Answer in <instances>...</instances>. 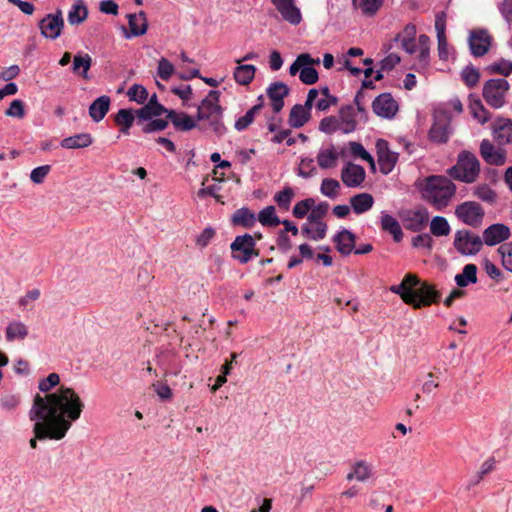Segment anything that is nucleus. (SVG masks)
<instances>
[{
	"label": "nucleus",
	"instance_id": "nucleus-1",
	"mask_svg": "<svg viewBox=\"0 0 512 512\" xmlns=\"http://www.w3.org/2000/svg\"><path fill=\"white\" fill-rule=\"evenodd\" d=\"M85 405L80 396L70 387L61 386L56 392L44 397L37 394L29 411V418L35 421L34 438L30 447H37V439L61 440L78 420Z\"/></svg>",
	"mask_w": 512,
	"mask_h": 512
},
{
	"label": "nucleus",
	"instance_id": "nucleus-2",
	"mask_svg": "<svg viewBox=\"0 0 512 512\" xmlns=\"http://www.w3.org/2000/svg\"><path fill=\"white\" fill-rule=\"evenodd\" d=\"M390 291L398 294L406 304L414 308L428 306L440 298L439 292L433 286L426 282L421 283L412 273L406 274L400 284L392 285Z\"/></svg>",
	"mask_w": 512,
	"mask_h": 512
},
{
	"label": "nucleus",
	"instance_id": "nucleus-3",
	"mask_svg": "<svg viewBox=\"0 0 512 512\" xmlns=\"http://www.w3.org/2000/svg\"><path fill=\"white\" fill-rule=\"evenodd\" d=\"M415 187L422 198L438 209L448 206V178L440 175H431L418 179Z\"/></svg>",
	"mask_w": 512,
	"mask_h": 512
},
{
	"label": "nucleus",
	"instance_id": "nucleus-4",
	"mask_svg": "<svg viewBox=\"0 0 512 512\" xmlns=\"http://www.w3.org/2000/svg\"><path fill=\"white\" fill-rule=\"evenodd\" d=\"M481 171V164L474 153L463 150L459 153L457 163L450 167V179L466 184L475 182Z\"/></svg>",
	"mask_w": 512,
	"mask_h": 512
},
{
	"label": "nucleus",
	"instance_id": "nucleus-5",
	"mask_svg": "<svg viewBox=\"0 0 512 512\" xmlns=\"http://www.w3.org/2000/svg\"><path fill=\"white\" fill-rule=\"evenodd\" d=\"M453 245L462 256L472 257L480 252L483 247L481 236L469 229L456 231Z\"/></svg>",
	"mask_w": 512,
	"mask_h": 512
},
{
	"label": "nucleus",
	"instance_id": "nucleus-6",
	"mask_svg": "<svg viewBox=\"0 0 512 512\" xmlns=\"http://www.w3.org/2000/svg\"><path fill=\"white\" fill-rule=\"evenodd\" d=\"M230 249L232 251V258L241 264H246L254 257L259 256V251L256 249V241L248 233L236 236L230 244Z\"/></svg>",
	"mask_w": 512,
	"mask_h": 512
},
{
	"label": "nucleus",
	"instance_id": "nucleus-7",
	"mask_svg": "<svg viewBox=\"0 0 512 512\" xmlns=\"http://www.w3.org/2000/svg\"><path fill=\"white\" fill-rule=\"evenodd\" d=\"M493 37L486 28H475L469 31L467 43L469 52L474 58L485 56L493 45Z\"/></svg>",
	"mask_w": 512,
	"mask_h": 512
},
{
	"label": "nucleus",
	"instance_id": "nucleus-8",
	"mask_svg": "<svg viewBox=\"0 0 512 512\" xmlns=\"http://www.w3.org/2000/svg\"><path fill=\"white\" fill-rule=\"evenodd\" d=\"M454 213L462 223L472 228L480 227L485 216L483 207L475 201H465L457 205Z\"/></svg>",
	"mask_w": 512,
	"mask_h": 512
},
{
	"label": "nucleus",
	"instance_id": "nucleus-9",
	"mask_svg": "<svg viewBox=\"0 0 512 512\" xmlns=\"http://www.w3.org/2000/svg\"><path fill=\"white\" fill-rule=\"evenodd\" d=\"M220 91L218 90H210L207 96L201 101V104L198 106L196 119L198 121H203L205 119H210L216 115H223V108L219 104L220 102Z\"/></svg>",
	"mask_w": 512,
	"mask_h": 512
},
{
	"label": "nucleus",
	"instance_id": "nucleus-10",
	"mask_svg": "<svg viewBox=\"0 0 512 512\" xmlns=\"http://www.w3.org/2000/svg\"><path fill=\"white\" fill-rule=\"evenodd\" d=\"M433 119L429 130V139L434 143H446L448 140V113L443 109H435Z\"/></svg>",
	"mask_w": 512,
	"mask_h": 512
},
{
	"label": "nucleus",
	"instance_id": "nucleus-11",
	"mask_svg": "<svg viewBox=\"0 0 512 512\" xmlns=\"http://www.w3.org/2000/svg\"><path fill=\"white\" fill-rule=\"evenodd\" d=\"M511 236V230L508 225L504 223H493L484 229L482 233L483 245L496 246L505 243Z\"/></svg>",
	"mask_w": 512,
	"mask_h": 512
},
{
	"label": "nucleus",
	"instance_id": "nucleus-12",
	"mask_svg": "<svg viewBox=\"0 0 512 512\" xmlns=\"http://www.w3.org/2000/svg\"><path fill=\"white\" fill-rule=\"evenodd\" d=\"M376 149L380 172L387 175L394 169L398 160V153L391 151L388 142L384 139L377 140Z\"/></svg>",
	"mask_w": 512,
	"mask_h": 512
},
{
	"label": "nucleus",
	"instance_id": "nucleus-13",
	"mask_svg": "<svg viewBox=\"0 0 512 512\" xmlns=\"http://www.w3.org/2000/svg\"><path fill=\"white\" fill-rule=\"evenodd\" d=\"M63 27H64V20L62 17V12L60 10H58L55 14H47L39 22V28L41 30V34L45 38H49L52 40H54L60 36Z\"/></svg>",
	"mask_w": 512,
	"mask_h": 512
},
{
	"label": "nucleus",
	"instance_id": "nucleus-14",
	"mask_svg": "<svg viewBox=\"0 0 512 512\" xmlns=\"http://www.w3.org/2000/svg\"><path fill=\"white\" fill-rule=\"evenodd\" d=\"M372 109L377 116L391 119L398 111V103L390 93H382L372 102Z\"/></svg>",
	"mask_w": 512,
	"mask_h": 512
},
{
	"label": "nucleus",
	"instance_id": "nucleus-15",
	"mask_svg": "<svg viewBox=\"0 0 512 512\" xmlns=\"http://www.w3.org/2000/svg\"><path fill=\"white\" fill-rule=\"evenodd\" d=\"M479 152L483 160L489 165L501 166L506 162V151L502 148H496L488 139L481 141Z\"/></svg>",
	"mask_w": 512,
	"mask_h": 512
},
{
	"label": "nucleus",
	"instance_id": "nucleus-16",
	"mask_svg": "<svg viewBox=\"0 0 512 512\" xmlns=\"http://www.w3.org/2000/svg\"><path fill=\"white\" fill-rule=\"evenodd\" d=\"M169 110L158 102L157 95L154 93L143 107L136 110L137 123L140 124L142 121L151 120L162 114L167 116Z\"/></svg>",
	"mask_w": 512,
	"mask_h": 512
},
{
	"label": "nucleus",
	"instance_id": "nucleus-17",
	"mask_svg": "<svg viewBox=\"0 0 512 512\" xmlns=\"http://www.w3.org/2000/svg\"><path fill=\"white\" fill-rule=\"evenodd\" d=\"M282 18L292 25L301 22L300 9L295 5V0H270Z\"/></svg>",
	"mask_w": 512,
	"mask_h": 512
},
{
	"label": "nucleus",
	"instance_id": "nucleus-18",
	"mask_svg": "<svg viewBox=\"0 0 512 512\" xmlns=\"http://www.w3.org/2000/svg\"><path fill=\"white\" fill-rule=\"evenodd\" d=\"M447 16L445 11L436 13L435 15V31L438 40V53L440 59L448 58L447 39H446Z\"/></svg>",
	"mask_w": 512,
	"mask_h": 512
},
{
	"label": "nucleus",
	"instance_id": "nucleus-19",
	"mask_svg": "<svg viewBox=\"0 0 512 512\" xmlns=\"http://www.w3.org/2000/svg\"><path fill=\"white\" fill-rule=\"evenodd\" d=\"M290 89L283 82L271 83L267 89V96L271 100L272 110L279 113L284 107V98L289 95Z\"/></svg>",
	"mask_w": 512,
	"mask_h": 512
},
{
	"label": "nucleus",
	"instance_id": "nucleus-20",
	"mask_svg": "<svg viewBox=\"0 0 512 512\" xmlns=\"http://www.w3.org/2000/svg\"><path fill=\"white\" fill-rule=\"evenodd\" d=\"M510 90V83L505 78H491L485 81L482 88L483 99L497 97H506Z\"/></svg>",
	"mask_w": 512,
	"mask_h": 512
},
{
	"label": "nucleus",
	"instance_id": "nucleus-21",
	"mask_svg": "<svg viewBox=\"0 0 512 512\" xmlns=\"http://www.w3.org/2000/svg\"><path fill=\"white\" fill-rule=\"evenodd\" d=\"M341 180L348 187H358L365 180V170L360 165L348 163L341 170Z\"/></svg>",
	"mask_w": 512,
	"mask_h": 512
},
{
	"label": "nucleus",
	"instance_id": "nucleus-22",
	"mask_svg": "<svg viewBox=\"0 0 512 512\" xmlns=\"http://www.w3.org/2000/svg\"><path fill=\"white\" fill-rule=\"evenodd\" d=\"M332 240L336 244L337 251L343 256L350 255L355 249L356 235L348 229H341Z\"/></svg>",
	"mask_w": 512,
	"mask_h": 512
},
{
	"label": "nucleus",
	"instance_id": "nucleus-23",
	"mask_svg": "<svg viewBox=\"0 0 512 512\" xmlns=\"http://www.w3.org/2000/svg\"><path fill=\"white\" fill-rule=\"evenodd\" d=\"M492 130L499 143H512V119L499 116L493 123Z\"/></svg>",
	"mask_w": 512,
	"mask_h": 512
},
{
	"label": "nucleus",
	"instance_id": "nucleus-24",
	"mask_svg": "<svg viewBox=\"0 0 512 512\" xmlns=\"http://www.w3.org/2000/svg\"><path fill=\"white\" fill-rule=\"evenodd\" d=\"M166 117L177 131L186 132L197 127V123L193 117L185 112H178L171 109Z\"/></svg>",
	"mask_w": 512,
	"mask_h": 512
},
{
	"label": "nucleus",
	"instance_id": "nucleus-25",
	"mask_svg": "<svg viewBox=\"0 0 512 512\" xmlns=\"http://www.w3.org/2000/svg\"><path fill=\"white\" fill-rule=\"evenodd\" d=\"M469 109L472 117L476 119L481 125H484L491 119V113L487 110L476 93H470L468 95Z\"/></svg>",
	"mask_w": 512,
	"mask_h": 512
},
{
	"label": "nucleus",
	"instance_id": "nucleus-26",
	"mask_svg": "<svg viewBox=\"0 0 512 512\" xmlns=\"http://www.w3.org/2000/svg\"><path fill=\"white\" fill-rule=\"evenodd\" d=\"M429 221V214L426 209H417L407 214L405 227L413 232L421 231Z\"/></svg>",
	"mask_w": 512,
	"mask_h": 512
},
{
	"label": "nucleus",
	"instance_id": "nucleus-27",
	"mask_svg": "<svg viewBox=\"0 0 512 512\" xmlns=\"http://www.w3.org/2000/svg\"><path fill=\"white\" fill-rule=\"evenodd\" d=\"M477 273V265L474 263H468L464 265L461 273L455 275L454 281L459 288L468 287L469 285H473L478 282Z\"/></svg>",
	"mask_w": 512,
	"mask_h": 512
},
{
	"label": "nucleus",
	"instance_id": "nucleus-28",
	"mask_svg": "<svg viewBox=\"0 0 512 512\" xmlns=\"http://www.w3.org/2000/svg\"><path fill=\"white\" fill-rule=\"evenodd\" d=\"M110 103V97L107 95H102L95 99L89 106V115L92 120L97 123L103 120L109 111Z\"/></svg>",
	"mask_w": 512,
	"mask_h": 512
},
{
	"label": "nucleus",
	"instance_id": "nucleus-29",
	"mask_svg": "<svg viewBox=\"0 0 512 512\" xmlns=\"http://www.w3.org/2000/svg\"><path fill=\"white\" fill-rule=\"evenodd\" d=\"M127 17L131 36L138 37L147 32L148 21L145 12L140 11L139 13L128 14Z\"/></svg>",
	"mask_w": 512,
	"mask_h": 512
},
{
	"label": "nucleus",
	"instance_id": "nucleus-30",
	"mask_svg": "<svg viewBox=\"0 0 512 512\" xmlns=\"http://www.w3.org/2000/svg\"><path fill=\"white\" fill-rule=\"evenodd\" d=\"M256 215L246 207H241L232 214L231 223L234 226L251 228L256 223Z\"/></svg>",
	"mask_w": 512,
	"mask_h": 512
},
{
	"label": "nucleus",
	"instance_id": "nucleus-31",
	"mask_svg": "<svg viewBox=\"0 0 512 512\" xmlns=\"http://www.w3.org/2000/svg\"><path fill=\"white\" fill-rule=\"evenodd\" d=\"M92 65V58L87 53H78L73 58L71 70L74 74L81 75L83 79H89L88 71Z\"/></svg>",
	"mask_w": 512,
	"mask_h": 512
},
{
	"label": "nucleus",
	"instance_id": "nucleus-32",
	"mask_svg": "<svg viewBox=\"0 0 512 512\" xmlns=\"http://www.w3.org/2000/svg\"><path fill=\"white\" fill-rule=\"evenodd\" d=\"M93 143V138L89 133H79L73 136L64 138L60 145L66 149H79L90 146Z\"/></svg>",
	"mask_w": 512,
	"mask_h": 512
},
{
	"label": "nucleus",
	"instance_id": "nucleus-33",
	"mask_svg": "<svg viewBox=\"0 0 512 512\" xmlns=\"http://www.w3.org/2000/svg\"><path fill=\"white\" fill-rule=\"evenodd\" d=\"M311 118V113L307 111L301 104L292 107L289 114V125L292 128L303 127Z\"/></svg>",
	"mask_w": 512,
	"mask_h": 512
},
{
	"label": "nucleus",
	"instance_id": "nucleus-34",
	"mask_svg": "<svg viewBox=\"0 0 512 512\" xmlns=\"http://www.w3.org/2000/svg\"><path fill=\"white\" fill-rule=\"evenodd\" d=\"M350 204L355 214H362L372 208L374 199L371 194L363 192L352 196Z\"/></svg>",
	"mask_w": 512,
	"mask_h": 512
},
{
	"label": "nucleus",
	"instance_id": "nucleus-35",
	"mask_svg": "<svg viewBox=\"0 0 512 512\" xmlns=\"http://www.w3.org/2000/svg\"><path fill=\"white\" fill-rule=\"evenodd\" d=\"M481 79V72L479 68L475 67L472 63L467 64L460 72V80L469 88H475Z\"/></svg>",
	"mask_w": 512,
	"mask_h": 512
},
{
	"label": "nucleus",
	"instance_id": "nucleus-36",
	"mask_svg": "<svg viewBox=\"0 0 512 512\" xmlns=\"http://www.w3.org/2000/svg\"><path fill=\"white\" fill-rule=\"evenodd\" d=\"M381 228L384 231L389 232L393 236L395 242H400L402 240V228L393 216L383 212L381 216Z\"/></svg>",
	"mask_w": 512,
	"mask_h": 512
},
{
	"label": "nucleus",
	"instance_id": "nucleus-37",
	"mask_svg": "<svg viewBox=\"0 0 512 512\" xmlns=\"http://www.w3.org/2000/svg\"><path fill=\"white\" fill-rule=\"evenodd\" d=\"M256 67L252 64H239L233 73L235 81L239 85H249L255 77Z\"/></svg>",
	"mask_w": 512,
	"mask_h": 512
},
{
	"label": "nucleus",
	"instance_id": "nucleus-38",
	"mask_svg": "<svg viewBox=\"0 0 512 512\" xmlns=\"http://www.w3.org/2000/svg\"><path fill=\"white\" fill-rule=\"evenodd\" d=\"M371 473V466L366 461L360 460L353 465L352 471L347 474L346 479L348 481L356 479L359 482H365L370 478Z\"/></svg>",
	"mask_w": 512,
	"mask_h": 512
},
{
	"label": "nucleus",
	"instance_id": "nucleus-39",
	"mask_svg": "<svg viewBox=\"0 0 512 512\" xmlns=\"http://www.w3.org/2000/svg\"><path fill=\"white\" fill-rule=\"evenodd\" d=\"M355 9H359L364 16H374L383 5V0H352Z\"/></svg>",
	"mask_w": 512,
	"mask_h": 512
},
{
	"label": "nucleus",
	"instance_id": "nucleus-40",
	"mask_svg": "<svg viewBox=\"0 0 512 512\" xmlns=\"http://www.w3.org/2000/svg\"><path fill=\"white\" fill-rule=\"evenodd\" d=\"M485 71L491 75H501L502 78L508 77L512 74V61L500 58L498 61L486 66Z\"/></svg>",
	"mask_w": 512,
	"mask_h": 512
},
{
	"label": "nucleus",
	"instance_id": "nucleus-41",
	"mask_svg": "<svg viewBox=\"0 0 512 512\" xmlns=\"http://www.w3.org/2000/svg\"><path fill=\"white\" fill-rule=\"evenodd\" d=\"M340 118L343 126L340 128L343 133L348 134L356 129V120L354 118V108L352 105H347L341 108Z\"/></svg>",
	"mask_w": 512,
	"mask_h": 512
},
{
	"label": "nucleus",
	"instance_id": "nucleus-42",
	"mask_svg": "<svg viewBox=\"0 0 512 512\" xmlns=\"http://www.w3.org/2000/svg\"><path fill=\"white\" fill-rule=\"evenodd\" d=\"M262 108H263L262 103H258L256 105H254L253 107H251L245 113V115H243L242 117H240L236 120V122L234 124V128L237 131H243V130L247 129L253 123L255 115L258 114Z\"/></svg>",
	"mask_w": 512,
	"mask_h": 512
},
{
	"label": "nucleus",
	"instance_id": "nucleus-43",
	"mask_svg": "<svg viewBox=\"0 0 512 512\" xmlns=\"http://www.w3.org/2000/svg\"><path fill=\"white\" fill-rule=\"evenodd\" d=\"M88 16V10L82 0H78L68 13V22L71 25L82 23Z\"/></svg>",
	"mask_w": 512,
	"mask_h": 512
},
{
	"label": "nucleus",
	"instance_id": "nucleus-44",
	"mask_svg": "<svg viewBox=\"0 0 512 512\" xmlns=\"http://www.w3.org/2000/svg\"><path fill=\"white\" fill-rule=\"evenodd\" d=\"M338 153L332 147L331 149L321 150L317 155L318 165L322 169L333 168L336 166Z\"/></svg>",
	"mask_w": 512,
	"mask_h": 512
},
{
	"label": "nucleus",
	"instance_id": "nucleus-45",
	"mask_svg": "<svg viewBox=\"0 0 512 512\" xmlns=\"http://www.w3.org/2000/svg\"><path fill=\"white\" fill-rule=\"evenodd\" d=\"M258 220L263 226L276 227L281 220L275 213V207L270 205L263 208L258 214Z\"/></svg>",
	"mask_w": 512,
	"mask_h": 512
},
{
	"label": "nucleus",
	"instance_id": "nucleus-46",
	"mask_svg": "<svg viewBox=\"0 0 512 512\" xmlns=\"http://www.w3.org/2000/svg\"><path fill=\"white\" fill-rule=\"evenodd\" d=\"M319 59H313L310 54L302 53L297 56L296 60L291 64L289 68V73L292 76H295L300 70L306 65L319 64Z\"/></svg>",
	"mask_w": 512,
	"mask_h": 512
},
{
	"label": "nucleus",
	"instance_id": "nucleus-47",
	"mask_svg": "<svg viewBox=\"0 0 512 512\" xmlns=\"http://www.w3.org/2000/svg\"><path fill=\"white\" fill-rule=\"evenodd\" d=\"M28 335V330L22 322H12L6 328V338L8 341L15 339H24Z\"/></svg>",
	"mask_w": 512,
	"mask_h": 512
},
{
	"label": "nucleus",
	"instance_id": "nucleus-48",
	"mask_svg": "<svg viewBox=\"0 0 512 512\" xmlns=\"http://www.w3.org/2000/svg\"><path fill=\"white\" fill-rule=\"evenodd\" d=\"M482 266L486 274L495 282L499 283L506 279L504 272L487 257L483 258Z\"/></svg>",
	"mask_w": 512,
	"mask_h": 512
},
{
	"label": "nucleus",
	"instance_id": "nucleus-49",
	"mask_svg": "<svg viewBox=\"0 0 512 512\" xmlns=\"http://www.w3.org/2000/svg\"><path fill=\"white\" fill-rule=\"evenodd\" d=\"M311 212L307 216V220L311 224L324 223L322 218L327 214L329 210V204L327 202H320L318 205L311 208Z\"/></svg>",
	"mask_w": 512,
	"mask_h": 512
},
{
	"label": "nucleus",
	"instance_id": "nucleus-50",
	"mask_svg": "<svg viewBox=\"0 0 512 512\" xmlns=\"http://www.w3.org/2000/svg\"><path fill=\"white\" fill-rule=\"evenodd\" d=\"M136 116V111L132 109H120L114 117V121L118 126L131 128Z\"/></svg>",
	"mask_w": 512,
	"mask_h": 512
},
{
	"label": "nucleus",
	"instance_id": "nucleus-51",
	"mask_svg": "<svg viewBox=\"0 0 512 512\" xmlns=\"http://www.w3.org/2000/svg\"><path fill=\"white\" fill-rule=\"evenodd\" d=\"M127 96L130 101H135L138 104H144L148 99L147 89L140 84H133L127 91Z\"/></svg>",
	"mask_w": 512,
	"mask_h": 512
},
{
	"label": "nucleus",
	"instance_id": "nucleus-52",
	"mask_svg": "<svg viewBox=\"0 0 512 512\" xmlns=\"http://www.w3.org/2000/svg\"><path fill=\"white\" fill-rule=\"evenodd\" d=\"M340 184L333 178H325L322 180L320 191L324 196L334 199L338 195Z\"/></svg>",
	"mask_w": 512,
	"mask_h": 512
},
{
	"label": "nucleus",
	"instance_id": "nucleus-53",
	"mask_svg": "<svg viewBox=\"0 0 512 512\" xmlns=\"http://www.w3.org/2000/svg\"><path fill=\"white\" fill-rule=\"evenodd\" d=\"M431 233L435 236L448 235V221L442 216H435L430 224Z\"/></svg>",
	"mask_w": 512,
	"mask_h": 512
},
{
	"label": "nucleus",
	"instance_id": "nucleus-54",
	"mask_svg": "<svg viewBox=\"0 0 512 512\" xmlns=\"http://www.w3.org/2000/svg\"><path fill=\"white\" fill-rule=\"evenodd\" d=\"M315 205V200L313 198H306L304 200L299 201L295 204L293 208V216L302 219L306 215H308L309 210Z\"/></svg>",
	"mask_w": 512,
	"mask_h": 512
},
{
	"label": "nucleus",
	"instance_id": "nucleus-55",
	"mask_svg": "<svg viewBox=\"0 0 512 512\" xmlns=\"http://www.w3.org/2000/svg\"><path fill=\"white\" fill-rule=\"evenodd\" d=\"M294 197L293 189L289 186L285 187L282 191L278 192L274 196V200L280 208L288 209L289 205Z\"/></svg>",
	"mask_w": 512,
	"mask_h": 512
},
{
	"label": "nucleus",
	"instance_id": "nucleus-56",
	"mask_svg": "<svg viewBox=\"0 0 512 512\" xmlns=\"http://www.w3.org/2000/svg\"><path fill=\"white\" fill-rule=\"evenodd\" d=\"M318 78L317 70L310 65H306L300 70L299 79L306 85L315 84L318 81Z\"/></svg>",
	"mask_w": 512,
	"mask_h": 512
},
{
	"label": "nucleus",
	"instance_id": "nucleus-57",
	"mask_svg": "<svg viewBox=\"0 0 512 512\" xmlns=\"http://www.w3.org/2000/svg\"><path fill=\"white\" fill-rule=\"evenodd\" d=\"M169 120L166 119H151L142 125L143 133L149 134L156 131H162L167 128Z\"/></svg>",
	"mask_w": 512,
	"mask_h": 512
},
{
	"label": "nucleus",
	"instance_id": "nucleus-58",
	"mask_svg": "<svg viewBox=\"0 0 512 512\" xmlns=\"http://www.w3.org/2000/svg\"><path fill=\"white\" fill-rule=\"evenodd\" d=\"M173 64L166 58H161L158 61L157 74L162 79L167 81L174 73Z\"/></svg>",
	"mask_w": 512,
	"mask_h": 512
},
{
	"label": "nucleus",
	"instance_id": "nucleus-59",
	"mask_svg": "<svg viewBox=\"0 0 512 512\" xmlns=\"http://www.w3.org/2000/svg\"><path fill=\"white\" fill-rule=\"evenodd\" d=\"M349 145L354 156H357L362 160L367 161L371 166H374L375 163L373 157L365 150L362 144L358 142H350Z\"/></svg>",
	"mask_w": 512,
	"mask_h": 512
},
{
	"label": "nucleus",
	"instance_id": "nucleus-60",
	"mask_svg": "<svg viewBox=\"0 0 512 512\" xmlns=\"http://www.w3.org/2000/svg\"><path fill=\"white\" fill-rule=\"evenodd\" d=\"M8 117L23 118L25 116L24 103L20 99H15L11 102L9 108L5 111Z\"/></svg>",
	"mask_w": 512,
	"mask_h": 512
},
{
	"label": "nucleus",
	"instance_id": "nucleus-61",
	"mask_svg": "<svg viewBox=\"0 0 512 512\" xmlns=\"http://www.w3.org/2000/svg\"><path fill=\"white\" fill-rule=\"evenodd\" d=\"M339 128L338 120L334 116L323 118L319 123V130L326 134H332Z\"/></svg>",
	"mask_w": 512,
	"mask_h": 512
},
{
	"label": "nucleus",
	"instance_id": "nucleus-62",
	"mask_svg": "<svg viewBox=\"0 0 512 512\" xmlns=\"http://www.w3.org/2000/svg\"><path fill=\"white\" fill-rule=\"evenodd\" d=\"M19 403V396L11 393L4 394L0 399V406L6 411H13Z\"/></svg>",
	"mask_w": 512,
	"mask_h": 512
},
{
	"label": "nucleus",
	"instance_id": "nucleus-63",
	"mask_svg": "<svg viewBox=\"0 0 512 512\" xmlns=\"http://www.w3.org/2000/svg\"><path fill=\"white\" fill-rule=\"evenodd\" d=\"M316 168L314 166V161L311 158L302 159L299 168H298V175L303 178H309L313 176L315 173Z\"/></svg>",
	"mask_w": 512,
	"mask_h": 512
},
{
	"label": "nucleus",
	"instance_id": "nucleus-64",
	"mask_svg": "<svg viewBox=\"0 0 512 512\" xmlns=\"http://www.w3.org/2000/svg\"><path fill=\"white\" fill-rule=\"evenodd\" d=\"M476 195L483 201L493 203L496 200L497 194L487 184H482L477 187Z\"/></svg>",
	"mask_w": 512,
	"mask_h": 512
}]
</instances>
